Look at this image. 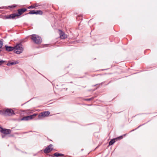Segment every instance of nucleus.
<instances>
[{
    "mask_svg": "<svg viewBox=\"0 0 157 157\" xmlns=\"http://www.w3.org/2000/svg\"><path fill=\"white\" fill-rule=\"evenodd\" d=\"M117 139V138L113 139H112L109 142V145H111L113 144L115 142V140Z\"/></svg>",
    "mask_w": 157,
    "mask_h": 157,
    "instance_id": "obj_15",
    "label": "nucleus"
},
{
    "mask_svg": "<svg viewBox=\"0 0 157 157\" xmlns=\"http://www.w3.org/2000/svg\"><path fill=\"white\" fill-rule=\"evenodd\" d=\"M43 12L40 10H33L30 11L29 13L26 14H40L42 15L43 14Z\"/></svg>",
    "mask_w": 157,
    "mask_h": 157,
    "instance_id": "obj_5",
    "label": "nucleus"
},
{
    "mask_svg": "<svg viewBox=\"0 0 157 157\" xmlns=\"http://www.w3.org/2000/svg\"><path fill=\"white\" fill-rule=\"evenodd\" d=\"M4 61L2 60L0 61V65H1L2 64H3V63H4Z\"/></svg>",
    "mask_w": 157,
    "mask_h": 157,
    "instance_id": "obj_21",
    "label": "nucleus"
},
{
    "mask_svg": "<svg viewBox=\"0 0 157 157\" xmlns=\"http://www.w3.org/2000/svg\"><path fill=\"white\" fill-rule=\"evenodd\" d=\"M0 114L4 116H12L15 113L13 110L10 109H6L5 110H0Z\"/></svg>",
    "mask_w": 157,
    "mask_h": 157,
    "instance_id": "obj_1",
    "label": "nucleus"
},
{
    "mask_svg": "<svg viewBox=\"0 0 157 157\" xmlns=\"http://www.w3.org/2000/svg\"><path fill=\"white\" fill-rule=\"evenodd\" d=\"M27 10V9L26 8H22L19 9L17 10V14L19 16L21 15L24 12H25Z\"/></svg>",
    "mask_w": 157,
    "mask_h": 157,
    "instance_id": "obj_9",
    "label": "nucleus"
},
{
    "mask_svg": "<svg viewBox=\"0 0 157 157\" xmlns=\"http://www.w3.org/2000/svg\"><path fill=\"white\" fill-rule=\"evenodd\" d=\"M30 120L29 116L24 117L21 119V121H28Z\"/></svg>",
    "mask_w": 157,
    "mask_h": 157,
    "instance_id": "obj_12",
    "label": "nucleus"
},
{
    "mask_svg": "<svg viewBox=\"0 0 157 157\" xmlns=\"http://www.w3.org/2000/svg\"><path fill=\"white\" fill-rule=\"evenodd\" d=\"M59 32L60 37L62 39H65L67 38V35L64 33L61 30H59Z\"/></svg>",
    "mask_w": 157,
    "mask_h": 157,
    "instance_id": "obj_8",
    "label": "nucleus"
},
{
    "mask_svg": "<svg viewBox=\"0 0 157 157\" xmlns=\"http://www.w3.org/2000/svg\"><path fill=\"white\" fill-rule=\"evenodd\" d=\"M5 47L6 50L7 51L10 52L13 50L14 51V47L7 46H6Z\"/></svg>",
    "mask_w": 157,
    "mask_h": 157,
    "instance_id": "obj_11",
    "label": "nucleus"
},
{
    "mask_svg": "<svg viewBox=\"0 0 157 157\" xmlns=\"http://www.w3.org/2000/svg\"><path fill=\"white\" fill-rule=\"evenodd\" d=\"M31 39L34 42L37 44H40L42 42L41 38L37 35L33 34L31 35Z\"/></svg>",
    "mask_w": 157,
    "mask_h": 157,
    "instance_id": "obj_2",
    "label": "nucleus"
},
{
    "mask_svg": "<svg viewBox=\"0 0 157 157\" xmlns=\"http://www.w3.org/2000/svg\"><path fill=\"white\" fill-rule=\"evenodd\" d=\"M23 50L22 45L21 43L17 44L14 46V52L15 53L19 54L22 52Z\"/></svg>",
    "mask_w": 157,
    "mask_h": 157,
    "instance_id": "obj_3",
    "label": "nucleus"
},
{
    "mask_svg": "<svg viewBox=\"0 0 157 157\" xmlns=\"http://www.w3.org/2000/svg\"><path fill=\"white\" fill-rule=\"evenodd\" d=\"M53 145L52 144H50L44 150V151L45 153H47L50 152L52 150V147Z\"/></svg>",
    "mask_w": 157,
    "mask_h": 157,
    "instance_id": "obj_6",
    "label": "nucleus"
},
{
    "mask_svg": "<svg viewBox=\"0 0 157 157\" xmlns=\"http://www.w3.org/2000/svg\"><path fill=\"white\" fill-rule=\"evenodd\" d=\"M3 46V42L2 40H0V48H1Z\"/></svg>",
    "mask_w": 157,
    "mask_h": 157,
    "instance_id": "obj_17",
    "label": "nucleus"
},
{
    "mask_svg": "<svg viewBox=\"0 0 157 157\" xmlns=\"http://www.w3.org/2000/svg\"><path fill=\"white\" fill-rule=\"evenodd\" d=\"M96 85H97V84L95 85H94V86H96Z\"/></svg>",
    "mask_w": 157,
    "mask_h": 157,
    "instance_id": "obj_24",
    "label": "nucleus"
},
{
    "mask_svg": "<svg viewBox=\"0 0 157 157\" xmlns=\"http://www.w3.org/2000/svg\"><path fill=\"white\" fill-rule=\"evenodd\" d=\"M35 8V6H32V5H31V6H29L28 7V9H31V8H32V9H33L34 8Z\"/></svg>",
    "mask_w": 157,
    "mask_h": 157,
    "instance_id": "obj_18",
    "label": "nucleus"
},
{
    "mask_svg": "<svg viewBox=\"0 0 157 157\" xmlns=\"http://www.w3.org/2000/svg\"><path fill=\"white\" fill-rule=\"evenodd\" d=\"M0 131L2 133L6 135L10 134L11 132V131L10 129H3L2 128H0Z\"/></svg>",
    "mask_w": 157,
    "mask_h": 157,
    "instance_id": "obj_7",
    "label": "nucleus"
},
{
    "mask_svg": "<svg viewBox=\"0 0 157 157\" xmlns=\"http://www.w3.org/2000/svg\"><path fill=\"white\" fill-rule=\"evenodd\" d=\"M26 111H29V113H33L34 112V111L33 110H26Z\"/></svg>",
    "mask_w": 157,
    "mask_h": 157,
    "instance_id": "obj_20",
    "label": "nucleus"
},
{
    "mask_svg": "<svg viewBox=\"0 0 157 157\" xmlns=\"http://www.w3.org/2000/svg\"><path fill=\"white\" fill-rule=\"evenodd\" d=\"M92 99H93V98L85 99H84V100L87 101H90V100H91Z\"/></svg>",
    "mask_w": 157,
    "mask_h": 157,
    "instance_id": "obj_19",
    "label": "nucleus"
},
{
    "mask_svg": "<svg viewBox=\"0 0 157 157\" xmlns=\"http://www.w3.org/2000/svg\"><path fill=\"white\" fill-rule=\"evenodd\" d=\"M134 131V130H133L132 131Z\"/></svg>",
    "mask_w": 157,
    "mask_h": 157,
    "instance_id": "obj_22",
    "label": "nucleus"
},
{
    "mask_svg": "<svg viewBox=\"0 0 157 157\" xmlns=\"http://www.w3.org/2000/svg\"><path fill=\"white\" fill-rule=\"evenodd\" d=\"M1 50L0 49V52H1Z\"/></svg>",
    "mask_w": 157,
    "mask_h": 157,
    "instance_id": "obj_23",
    "label": "nucleus"
},
{
    "mask_svg": "<svg viewBox=\"0 0 157 157\" xmlns=\"http://www.w3.org/2000/svg\"><path fill=\"white\" fill-rule=\"evenodd\" d=\"M37 115V114H34L33 115H30L29 117L31 120L34 118V117Z\"/></svg>",
    "mask_w": 157,
    "mask_h": 157,
    "instance_id": "obj_16",
    "label": "nucleus"
},
{
    "mask_svg": "<svg viewBox=\"0 0 157 157\" xmlns=\"http://www.w3.org/2000/svg\"><path fill=\"white\" fill-rule=\"evenodd\" d=\"M18 16L17 13H12L9 15L8 17H6V19H13L15 18L16 17Z\"/></svg>",
    "mask_w": 157,
    "mask_h": 157,
    "instance_id": "obj_10",
    "label": "nucleus"
},
{
    "mask_svg": "<svg viewBox=\"0 0 157 157\" xmlns=\"http://www.w3.org/2000/svg\"><path fill=\"white\" fill-rule=\"evenodd\" d=\"M54 155L56 157H58L59 156H64V155L59 153H58L57 152H56L54 154Z\"/></svg>",
    "mask_w": 157,
    "mask_h": 157,
    "instance_id": "obj_14",
    "label": "nucleus"
},
{
    "mask_svg": "<svg viewBox=\"0 0 157 157\" xmlns=\"http://www.w3.org/2000/svg\"><path fill=\"white\" fill-rule=\"evenodd\" d=\"M18 62L17 61L14 62H11V61H9V63L7 64L8 66H10V65H13L17 63Z\"/></svg>",
    "mask_w": 157,
    "mask_h": 157,
    "instance_id": "obj_13",
    "label": "nucleus"
},
{
    "mask_svg": "<svg viewBox=\"0 0 157 157\" xmlns=\"http://www.w3.org/2000/svg\"><path fill=\"white\" fill-rule=\"evenodd\" d=\"M50 113L48 111H45L41 112L38 115V117L39 119H40L41 117H45L48 116L49 114Z\"/></svg>",
    "mask_w": 157,
    "mask_h": 157,
    "instance_id": "obj_4",
    "label": "nucleus"
}]
</instances>
